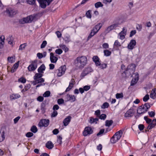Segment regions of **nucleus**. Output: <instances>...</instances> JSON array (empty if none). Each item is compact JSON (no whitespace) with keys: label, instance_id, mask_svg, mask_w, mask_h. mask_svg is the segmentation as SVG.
Segmentation results:
<instances>
[{"label":"nucleus","instance_id":"obj_1","mask_svg":"<svg viewBox=\"0 0 156 156\" xmlns=\"http://www.w3.org/2000/svg\"><path fill=\"white\" fill-rule=\"evenodd\" d=\"M87 59L85 56L78 57L74 61L75 66L78 68L82 69L87 65Z\"/></svg>","mask_w":156,"mask_h":156},{"label":"nucleus","instance_id":"obj_2","mask_svg":"<svg viewBox=\"0 0 156 156\" xmlns=\"http://www.w3.org/2000/svg\"><path fill=\"white\" fill-rule=\"evenodd\" d=\"M136 66L134 64H132L129 65L126 70L122 73V76L126 77L127 76V74L129 73L130 74L133 73L135 70Z\"/></svg>","mask_w":156,"mask_h":156},{"label":"nucleus","instance_id":"obj_3","mask_svg":"<svg viewBox=\"0 0 156 156\" xmlns=\"http://www.w3.org/2000/svg\"><path fill=\"white\" fill-rule=\"evenodd\" d=\"M144 119L147 123L149 124L147 127V129H151L153 128L156 125V119H153L152 122V120L147 117V116H144Z\"/></svg>","mask_w":156,"mask_h":156},{"label":"nucleus","instance_id":"obj_4","mask_svg":"<svg viewBox=\"0 0 156 156\" xmlns=\"http://www.w3.org/2000/svg\"><path fill=\"white\" fill-rule=\"evenodd\" d=\"M66 69V65L61 66L58 69L55 70V73L58 77H61L65 74Z\"/></svg>","mask_w":156,"mask_h":156},{"label":"nucleus","instance_id":"obj_5","mask_svg":"<svg viewBox=\"0 0 156 156\" xmlns=\"http://www.w3.org/2000/svg\"><path fill=\"white\" fill-rule=\"evenodd\" d=\"M40 4V6L42 8H45L47 5H50L52 0H37Z\"/></svg>","mask_w":156,"mask_h":156},{"label":"nucleus","instance_id":"obj_6","mask_svg":"<svg viewBox=\"0 0 156 156\" xmlns=\"http://www.w3.org/2000/svg\"><path fill=\"white\" fill-rule=\"evenodd\" d=\"M37 67V61H32L31 64L28 67V70L30 71L35 70Z\"/></svg>","mask_w":156,"mask_h":156},{"label":"nucleus","instance_id":"obj_7","mask_svg":"<svg viewBox=\"0 0 156 156\" xmlns=\"http://www.w3.org/2000/svg\"><path fill=\"white\" fill-rule=\"evenodd\" d=\"M49 123V120L48 119H43L40 120L38 125L40 127H46L48 126Z\"/></svg>","mask_w":156,"mask_h":156},{"label":"nucleus","instance_id":"obj_8","mask_svg":"<svg viewBox=\"0 0 156 156\" xmlns=\"http://www.w3.org/2000/svg\"><path fill=\"white\" fill-rule=\"evenodd\" d=\"M127 29L126 27H124L122 30L118 34V37L121 40H123L125 38V36L126 35Z\"/></svg>","mask_w":156,"mask_h":156},{"label":"nucleus","instance_id":"obj_9","mask_svg":"<svg viewBox=\"0 0 156 156\" xmlns=\"http://www.w3.org/2000/svg\"><path fill=\"white\" fill-rule=\"evenodd\" d=\"M93 130L92 128L89 126L86 127L85 128L84 130L83 131V135L84 136H87L93 133Z\"/></svg>","mask_w":156,"mask_h":156},{"label":"nucleus","instance_id":"obj_10","mask_svg":"<svg viewBox=\"0 0 156 156\" xmlns=\"http://www.w3.org/2000/svg\"><path fill=\"white\" fill-rule=\"evenodd\" d=\"M134 111L133 108H130L125 114L124 117L126 118L130 117L133 116Z\"/></svg>","mask_w":156,"mask_h":156},{"label":"nucleus","instance_id":"obj_11","mask_svg":"<svg viewBox=\"0 0 156 156\" xmlns=\"http://www.w3.org/2000/svg\"><path fill=\"white\" fill-rule=\"evenodd\" d=\"M102 26V24L101 23H99L94 27L91 30L96 34L101 28Z\"/></svg>","mask_w":156,"mask_h":156},{"label":"nucleus","instance_id":"obj_12","mask_svg":"<svg viewBox=\"0 0 156 156\" xmlns=\"http://www.w3.org/2000/svg\"><path fill=\"white\" fill-rule=\"evenodd\" d=\"M92 59L93 61L95 62L97 66H99L101 65L100 59L97 56L95 55L92 58Z\"/></svg>","mask_w":156,"mask_h":156},{"label":"nucleus","instance_id":"obj_13","mask_svg":"<svg viewBox=\"0 0 156 156\" xmlns=\"http://www.w3.org/2000/svg\"><path fill=\"white\" fill-rule=\"evenodd\" d=\"M66 97L68 101H70L71 102H73L76 100V98L74 95L67 94Z\"/></svg>","mask_w":156,"mask_h":156},{"label":"nucleus","instance_id":"obj_14","mask_svg":"<svg viewBox=\"0 0 156 156\" xmlns=\"http://www.w3.org/2000/svg\"><path fill=\"white\" fill-rule=\"evenodd\" d=\"M136 42L135 40H131L129 44L128 45V48L130 50L133 49L136 45Z\"/></svg>","mask_w":156,"mask_h":156},{"label":"nucleus","instance_id":"obj_15","mask_svg":"<svg viewBox=\"0 0 156 156\" xmlns=\"http://www.w3.org/2000/svg\"><path fill=\"white\" fill-rule=\"evenodd\" d=\"M50 60L51 63H55L57 62L58 58L57 57L54 55L52 52H51L50 54Z\"/></svg>","mask_w":156,"mask_h":156},{"label":"nucleus","instance_id":"obj_16","mask_svg":"<svg viewBox=\"0 0 156 156\" xmlns=\"http://www.w3.org/2000/svg\"><path fill=\"white\" fill-rule=\"evenodd\" d=\"M121 44L118 40L115 41L113 45V48L116 50H119V48L121 47Z\"/></svg>","mask_w":156,"mask_h":156},{"label":"nucleus","instance_id":"obj_17","mask_svg":"<svg viewBox=\"0 0 156 156\" xmlns=\"http://www.w3.org/2000/svg\"><path fill=\"white\" fill-rule=\"evenodd\" d=\"M139 79L138 74L137 73L135 75V78L133 79L130 85L133 86L135 85Z\"/></svg>","mask_w":156,"mask_h":156},{"label":"nucleus","instance_id":"obj_18","mask_svg":"<svg viewBox=\"0 0 156 156\" xmlns=\"http://www.w3.org/2000/svg\"><path fill=\"white\" fill-rule=\"evenodd\" d=\"M71 117L68 116L63 120V122L64 126H66L68 125L71 121Z\"/></svg>","mask_w":156,"mask_h":156},{"label":"nucleus","instance_id":"obj_19","mask_svg":"<svg viewBox=\"0 0 156 156\" xmlns=\"http://www.w3.org/2000/svg\"><path fill=\"white\" fill-rule=\"evenodd\" d=\"M44 81V80L43 78H41L35 80L33 81V83L34 85H35L38 83H42Z\"/></svg>","mask_w":156,"mask_h":156},{"label":"nucleus","instance_id":"obj_20","mask_svg":"<svg viewBox=\"0 0 156 156\" xmlns=\"http://www.w3.org/2000/svg\"><path fill=\"white\" fill-rule=\"evenodd\" d=\"M7 40L8 43L10 44L12 46L13 45V41L14 40L13 37L12 36H9L8 37Z\"/></svg>","mask_w":156,"mask_h":156},{"label":"nucleus","instance_id":"obj_21","mask_svg":"<svg viewBox=\"0 0 156 156\" xmlns=\"http://www.w3.org/2000/svg\"><path fill=\"white\" fill-rule=\"evenodd\" d=\"M118 26V24H114L113 25H110L109 27H107L106 29V31L108 32H109L110 31L113 30L114 29H115Z\"/></svg>","mask_w":156,"mask_h":156},{"label":"nucleus","instance_id":"obj_22","mask_svg":"<svg viewBox=\"0 0 156 156\" xmlns=\"http://www.w3.org/2000/svg\"><path fill=\"white\" fill-rule=\"evenodd\" d=\"M91 69L90 68H87L85 69L83 72L81 73L80 77L81 79L83 78L85 76L88 74V72H86L88 70H90Z\"/></svg>","mask_w":156,"mask_h":156},{"label":"nucleus","instance_id":"obj_23","mask_svg":"<svg viewBox=\"0 0 156 156\" xmlns=\"http://www.w3.org/2000/svg\"><path fill=\"white\" fill-rule=\"evenodd\" d=\"M46 147L49 149H52L54 147L53 144L51 141H48L47 142L45 145Z\"/></svg>","mask_w":156,"mask_h":156},{"label":"nucleus","instance_id":"obj_24","mask_svg":"<svg viewBox=\"0 0 156 156\" xmlns=\"http://www.w3.org/2000/svg\"><path fill=\"white\" fill-rule=\"evenodd\" d=\"M6 11L10 16H12L16 14L15 12H14L13 9L10 8H9L7 9Z\"/></svg>","mask_w":156,"mask_h":156},{"label":"nucleus","instance_id":"obj_25","mask_svg":"<svg viewBox=\"0 0 156 156\" xmlns=\"http://www.w3.org/2000/svg\"><path fill=\"white\" fill-rule=\"evenodd\" d=\"M150 97L151 98L155 99L156 98V89H153L150 94Z\"/></svg>","mask_w":156,"mask_h":156},{"label":"nucleus","instance_id":"obj_26","mask_svg":"<svg viewBox=\"0 0 156 156\" xmlns=\"http://www.w3.org/2000/svg\"><path fill=\"white\" fill-rule=\"evenodd\" d=\"M19 62L15 63L12 68L11 69V72L12 73L15 72L19 66Z\"/></svg>","mask_w":156,"mask_h":156},{"label":"nucleus","instance_id":"obj_27","mask_svg":"<svg viewBox=\"0 0 156 156\" xmlns=\"http://www.w3.org/2000/svg\"><path fill=\"white\" fill-rule=\"evenodd\" d=\"M43 76V74L41 73H36L35 74L34 76V80H37L38 79L41 78V77Z\"/></svg>","mask_w":156,"mask_h":156},{"label":"nucleus","instance_id":"obj_28","mask_svg":"<svg viewBox=\"0 0 156 156\" xmlns=\"http://www.w3.org/2000/svg\"><path fill=\"white\" fill-rule=\"evenodd\" d=\"M4 36H2L0 37V48H2L4 44Z\"/></svg>","mask_w":156,"mask_h":156},{"label":"nucleus","instance_id":"obj_29","mask_svg":"<svg viewBox=\"0 0 156 156\" xmlns=\"http://www.w3.org/2000/svg\"><path fill=\"white\" fill-rule=\"evenodd\" d=\"M20 95L18 94H13L10 96V98L11 100H14L20 98Z\"/></svg>","mask_w":156,"mask_h":156},{"label":"nucleus","instance_id":"obj_30","mask_svg":"<svg viewBox=\"0 0 156 156\" xmlns=\"http://www.w3.org/2000/svg\"><path fill=\"white\" fill-rule=\"evenodd\" d=\"M45 69V67L43 64H42L38 69V73H43V71H44Z\"/></svg>","mask_w":156,"mask_h":156},{"label":"nucleus","instance_id":"obj_31","mask_svg":"<svg viewBox=\"0 0 156 156\" xmlns=\"http://www.w3.org/2000/svg\"><path fill=\"white\" fill-rule=\"evenodd\" d=\"M4 132H0V142L2 141L5 139Z\"/></svg>","mask_w":156,"mask_h":156},{"label":"nucleus","instance_id":"obj_32","mask_svg":"<svg viewBox=\"0 0 156 156\" xmlns=\"http://www.w3.org/2000/svg\"><path fill=\"white\" fill-rule=\"evenodd\" d=\"M105 122V126H106L109 127L112 125L113 122L112 120H106Z\"/></svg>","mask_w":156,"mask_h":156},{"label":"nucleus","instance_id":"obj_33","mask_svg":"<svg viewBox=\"0 0 156 156\" xmlns=\"http://www.w3.org/2000/svg\"><path fill=\"white\" fill-rule=\"evenodd\" d=\"M19 23L20 24H24L25 23H28V21L27 20V18H24L23 19L19 20Z\"/></svg>","mask_w":156,"mask_h":156},{"label":"nucleus","instance_id":"obj_34","mask_svg":"<svg viewBox=\"0 0 156 156\" xmlns=\"http://www.w3.org/2000/svg\"><path fill=\"white\" fill-rule=\"evenodd\" d=\"M98 118H95L94 119L92 117H91L90 118V123H92L94 122H95L96 123H97V122L98 121Z\"/></svg>","mask_w":156,"mask_h":156},{"label":"nucleus","instance_id":"obj_35","mask_svg":"<svg viewBox=\"0 0 156 156\" xmlns=\"http://www.w3.org/2000/svg\"><path fill=\"white\" fill-rule=\"evenodd\" d=\"M103 5L101 2H98L95 3L94 4L95 7L96 8H98L100 7H103Z\"/></svg>","mask_w":156,"mask_h":156},{"label":"nucleus","instance_id":"obj_36","mask_svg":"<svg viewBox=\"0 0 156 156\" xmlns=\"http://www.w3.org/2000/svg\"><path fill=\"white\" fill-rule=\"evenodd\" d=\"M59 47L64 50L65 52L68 51V48L64 44H62L60 45Z\"/></svg>","mask_w":156,"mask_h":156},{"label":"nucleus","instance_id":"obj_37","mask_svg":"<svg viewBox=\"0 0 156 156\" xmlns=\"http://www.w3.org/2000/svg\"><path fill=\"white\" fill-rule=\"evenodd\" d=\"M142 106H140L137 110V113L139 115L143 114L144 113V111L143 110Z\"/></svg>","mask_w":156,"mask_h":156},{"label":"nucleus","instance_id":"obj_38","mask_svg":"<svg viewBox=\"0 0 156 156\" xmlns=\"http://www.w3.org/2000/svg\"><path fill=\"white\" fill-rule=\"evenodd\" d=\"M122 130H120L119 131L116 132L115 133H117V135H116V136L118 137H119V139H120V138L121 137L122 135Z\"/></svg>","mask_w":156,"mask_h":156},{"label":"nucleus","instance_id":"obj_39","mask_svg":"<svg viewBox=\"0 0 156 156\" xmlns=\"http://www.w3.org/2000/svg\"><path fill=\"white\" fill-rule=\"evenodd\" d=\"M30 130L33 133H35L37 131V127L35 126H32Z\"/></svg>","mask_w":156,"mask_h":156},{"label":"nucleus","instance_id":"obj_40","mask_svg":"<svg viewBox=\"0 0 156 156\" xmlns=\"http://www.w3.org/2000/svg\"><path fill=\"white\" fill-rule=\"evenodd\" d=\"M104 52L105 55L107 56H108L110 55L111 54V51H109L108 50H104Z\"/></svg>","mask_w":156,"mask_h":156},{"label":"nucleus","instance_id":"obj_41","mask_svg":"<svg viewBox=\"0 0 156 156\" xmlns=\"http://www.w3.org/2000/svg\"><path fill=\"white\" fill-rule=\"evenodd\" d=\"M109 106V104L108 103L105 102L101 106V108L102 109H105L107 108Z\"/></svg>","mask_w":156,"mask_h":156},{"label":"nucleus","instance_id":"obj_42","mask_svg":"<svg viewBox=\"0 0 156 156\" xmlns=\"http://www.w3.org/2000/svg\"><path fill=\"white\" fill-rule=\"evenodd\" d=\"M8 61L9 62L12 63L15 62V58L13 57H8Z\"/></svg>","mask_w":156,"mask_h":156},{"label":"nucleus","instance_id":"obj_43","mask_svg":"<svg viewBox=\"0 0 156 156\" xmlns=\"http://www.w3.org/2000/svg\"><path fill=\"white\" fill-rule=\"evenodd\" d=\"M91 10H89L86 12V16L89 18H91Z\"/></svg>","mask_w":156,"mask_h":156},{"label":"nucleus","instance_id":"obj_44","mask_svg":"<svg viewBox=\"0 0 156 156\" xmlns=\"http://www.w3.org/2000/svg\"><path fill=\"white\" fill-rule=\"evenodd\" d=\"M123 97V95L122 93H117L116 94V98L117 99L122 98Z\"/></svg>","mask_w":156,"mask_h":156},{"label":"nucleus","instance_id":"obj_45","mask_svg":"<svg viewBox=\"0 0 156 156\" xmlns=\"http://www.w3.org/2000/svg\"><path fill=\"white\" fill-rule=\"evenodd\" d=\"M26 46V45L25 43L21 44L20 46L19 50H23L24 49Z\"/></svg>","mask_w":156,"mask_h":156},{"label":"nucleus","instance_id":"obj_46","mask_svg":"<svg viewBox=\"0 0 156 156\" xmlns=\"http://www.w3.org/2000/svg\"><path fill=\"white\" fill-rule=\"evenodd\" d=\"M118 140H116V137L115 136H113L111 139V142L112 143H115L118 141Z\"/></svg>","mask_w":156,"mask_h":156},{"label":"nucleus","instance_id":"obj_47","mask_svg":"<svg viewBox=\"0 0 156 156\" xmlns=\"http://www.w3.org/2000/svg\"><path fill=\"white\" fill-rule=\"evenodd\" d=\"M96 33H95L93 31H92V30H91V32L89 35V36H88L87 37V40H89L90 38H91V37H92Z\"/></svg>","mask_w":156,"mask_h":156},{"label":"nucleus","instance_id":"obj_48","mask_svg":"<svg viewBox=\"0 0 156 156\" xmlns=\"http://www.w3.org/2000/svg\"><path fill=\"white\" fill-rule=\"evenodd\" d=\"M18 81L23 83H25L26 81V80L24 78L21 77L18 79Z\"/></svg>","mask_w":156,"mask_h":156},{"label":"nucleus","instance_id":"obj_49","mask_svg":"<svg viewBox=\"0 0 156 156\" xmlns=\"http://www.w3.org/2000/svg\"><path fill=\"white\" fill-rule=\"evenodd\" d=\"M106 115L105 114H103L100 115L99 117V118L101 119L105 120L106 118Z\"/></svg>","mask_w":156,"mask_h":156},{"label":"nucleus","instance_id":"obj_50","mask_svg":"<svg viewBox=\"0 0 156 156\" xmlns=\"http://www.w3.org/2000/svg\"><path fill=\"white\" fill-rule=\"evenodd\" d=\"M105 132V129H102L100 130L99 132L97 134V135L98 136L102 135Z\"/></svg>","mask_w":156,"mask_h":156},{"label":"nucleus","instance_id":"obj_51","mask_svg":"<svg viewBox=\"0 0 156 156\" xmlns=\"http://www.w3.org/2000/svg\"><path fill=\"white\" fill-rule=\"evenodd\" d=\"M57 103L59 105L63 104L64 103V100L62 98L59 99L57 100Z\"/></svg>","mask_w":156,"mask_h":156},{"label":"nucleus","instance_id":"obj_52","mask_svg":"<svg viewBox=\"0 0 156 156\" xmlns=\"http://www.w3.org/2000/svg\"><path fill=\"white\" fill-rule=\"evenodd\" d=\"M47 44V42L46 41H43V42L42 43V44L41 45V48H44L46 46Z\"/></svg>","mask_w":156,"mask_h":156},{"label":"nucleus","instance_id":"obj_53","mask_svg":"<svg viewBox=\"0 0 156 156\" xmlns=\"http://www.w3.org/2000/svg\"><path fill=\"white\" fill-rule=\"evenodd\" d=\"M50 94V92L49 91H46L43 94V96L45 97H49Z\"/></svg>","mask_w":156,"mask_h":156},{"label":"nucleus","instance_id":"obj_54","mask_svg":"<svg viewBox=\"0 0 156 156\" xmlns=\"http://www.w3.org/2000/svg\"><path fill=\"white\" fill-rule=\"evenodd\" d=\"M149 99V97L148 94H146L143 98V101L144 102H146Z\"/></svg>","mask_w":156,"mask_h":156},{"label":"nucleus","instance_id":"obj_55","mask_svg":"<svg viewBox=\"0 0 156 156\" xmlns=\"http://www.w3.org/2000/svg\"><path fill=\"white\" fill-rule=\"evenodd\" d=\"M73 87V85H72L71 84H69V86L68 87L66 88L65 91V92H67L69 91L70 90H71L72 89V88Z\"/></svg>","mask_w":156,"mask_h":156},{"label":"nucleus","instance_id":"obj_56","mask_svg":"<svg viewBox=\"0 0 156 156\" xmlns=\"http://www.w3.org/2000/svg\"><path fill=\"white\" fill-rule=\"evenodd\" d=\"M62 51L61 49H57L55 51V52L58 55H60L62 53Z\"/></svg>","mask_w":156,"mask_h":156},{"label":"nucleus","instance_id":"obj_57","mask_svg":"<svg viewBox=\"0 0 156 156\" xmlns=\"http://www.w3.org/2000/svg\"><path fill=\"white\" fill-rule=\"evenodd\" d=\"M101 112L99 110H98L95 111V115L97 117H99L100 115Z\"/></svg>","mask_w":156,"mask_h":156},{"label":"nucleus","instance_id":"obj_58","mask_svg":"<svg viewBox=\"0 0 156 156\" xmlns=\"http://www.w3.org/2000/svg\"><path fill=\"white\" fill-rule=\"evenodd\" d=\"M26 18L27 19V20L28 21V23H31L33 19V16H31L27 17Z\"/></svg>","mask_w":156,"mask_h":156},{"label":"nucleus","instance_id":"obj_59","mask_svg":"<svg viewBox=\"0 0 156 156\" xmlns=\"http://www.w3.org/2000/svg\"><path fill=\"white\" fill-rule=\"evenodd\" d=\"M36 2V0H28L27 3L30 5H34Z\"/></svg>","mask_w":156,"mask_h":156},{"label":"nucleus","instance_id":"obj_60","mask_svg":"<svg viewBox=\"0 0 156 156\" xmlns=\"http://www.w3.org/2000/svg\"><path fill=\"white\" fill-rule=\"evenodd\" d=\"M148 114L151 117H154L155 114V112L154 111L149 112Z\"/></svg>","mask_w":156,"mask_h":156},{"label":"nucleus","instance_id":"obj_61","mask_svg":"<svg viewBox=\"0 0 156 156\" xmlns=\"http://www.w3.org/2000/svg\"><path fill=\"white\" fill-rule=\"evenodd\" d=\"M103 48L105 49L108 48L109 47V45L107 43H104L102 45Z\"/></svg>","mask_w":156,"mask_h":156},{"label":"nucleus","instance_id":"obj_62","mask_svg":"<svg viewBox=\"0 0 156 156\" xmlns=\"http://www.w3.org/2000/svg\"><path fill=\"white\" fill-rule=\"evenodd\" d=\"M33 133H32L29 132L26 134V136L28 137H30L33 136Z\"/></svg>","mask_w":156,"mask_h":156},{"label":"nucleus","instance_id":"obj_63","mask_svg":"<svg viewBox=\"0 0 156 156\" xmlns=\"http://www.w3.org/2000/svg\"><path fill=\"white\" fill-rule=\"evenodd\" d=\"M99 66H100V67L101 69H104L107 67V65L106 64L104 63L101 64V65Z\"/></svg>","mask_w":156,"mask_h":156},{"label":"nucleus","instance_id":"obj_64","mask_svg":"<svg viewBox=\"0 0 156 156\" xmlns=\"http://www.w3.org/2000/svg\"><path fill=\"white\" fill-rule=\"evenodd\" d=\"M136 30H132L131 32L129 35L130 37H132L133 35L136 34Z\"/></svg>","mask_w":156,"mask_h":156}]
</instances>
